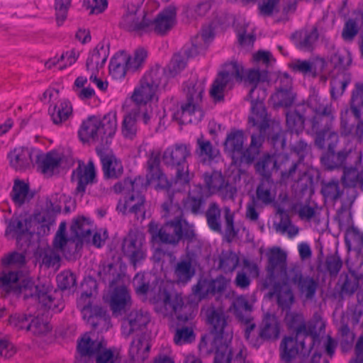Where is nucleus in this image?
Returning <instances> with one entry per match:
<instances>
[{"mask_svg": "<svg viewBox=\"0 0 363 363\" xmlns=\"http://www.w3.org/2000/svg\"><path fill=\"white\" fill-rule=\"evenodd\" d=\"M0 289L6 293H13L25 300L38 304L37 311L32 314L29 332L39 337H45L52 330L50 323V312L58 313L64 304L57 293L52 294L50 285L35 281L18 272L3 271L0 274Z\"/></svg>", "mask_w": 363, "mask_h": 363, "instance_id": "f257e3e1", "label": "nucleus"}, {"mask_svg": "<svg viewBox=\"0 0 363 363\" xmlns=\"http://www.w3.org/2000/svg\"><path fill=\"white\" fill-rule=\"evenodd\" d=\"M309 150L308 145L300 140L293 145L289 156L282 154L268 155L259 161L255 165L256 171L266 179L257 187L256 196L253 199L264 206L273 203L277 197V191L274 184L268 178L271 171L281 169L282 167L285 169L289 168L288 171L281 172V177L284 179L293 177Z\"/></svg>", "mask_w": 363, "mask_h": 363, "instance_id": "f03ea898", "label": "nucleus"}, {"mask_svg": "<svg viewBox=\"0 0 363 363\" xmlns=\"http://www.w3.org/2000/svg\"><path fill=\"white\" fill-rule=\"evenodd\" d=\"M352 62L350 53L347 50L337 51L326 62L322 57L312 60H295L290 67L304 77H315L318 74L331 76L330 94L334 99L340 97L352 81L351 73L347 69Z\"/></svg>", "mask_w": 363, "mask_h": 363, "instance_id": "7ed1b4c3", "label": "nucleus"}, {"mask_svg": "<svg viewBox=\"0 0 363 363\" xmlns=\"http://www.w3.org/2000/svg\"><path fill=\"white\" fill-rule=\"evenodd\" d=\"M147 274H137L133 279L136 294L143 299H150L155 311L164 316H175L180 321L186 322L194 316L191 305H184L180 294L172 289L173 283L161 281L152 289L146 283Z\"/></svg>", "mask_w": 363, "mask_h": 363, "instance_id": "20e7f679", "label": "nucleus"}, {"mask_svg": "<svg viewBox=\"0 0 363 363\" xmlns=\"http://www.w3.org/2000/svg\"><path fill=\"white\" fill-rule=\"evenodd\" d=\"M289 327L296 331V336L284 337L279 346V355L282 361L289 363L298 355H308L319 342L318 337L325 330V323L319 315L308 323L299 313H288L286 317Z\"/></svg>", "mask_w": 363, "mask_h": 363, "instance_id": "39448f33", "label": "nucleus"}, {"mask_svg": "<svg viewBox=\"0 0 363 363\" xmlns=\"http://www.w3.org/2000/svg\"><path fill=\"white\" fill-rule=\"evenodd\" d=\"M160 155L157 152H152L147 160L146 182L143 184V179L141 177L131 179H125L123 182L116 184L113 190L116 193L130 192L128 197L121 199L117 205V210L125 214L134 213L138 214L142 211V207L145 202L144 196L141 192L147 186H150L156 190L164 189L169 186V182L166 176L162 173L160 167Z\"/></svg>", "mask_w": 363, "mask_h": 363, "instance_id": "423d86ee", "label": "nucleus"}, {"mask_svg": "<svg viewBox=\"0 0 363 363\" xmlns=\"http://www.w3.org/2000/svg\"><path fill=\"white\" fill-rule=\"evenodd\" d=\"M308 108L314 112L313 118H307L300 115L297 111H290L286 113V125L291 133L298 134L302 132L305 122H308L313 130L316 133L315 144L320 148L328 146V150L333 152L335 144L338 140L337 133L332 131L329 126L326 129L320 128V123L331 121L333 118L331 104L318 94L311 95L308 101Z\"/></svg>", "mask_w": 363, "mask_h": 363, "instance_id": "0eeeda50", "label": "nucleus"}, {"mask_svg": "<svg viewBox=\"0 0 363 363\" xmlns=\"http://www.w3.org/2000/svg\"><path fill=\"white\" fill-rule=\"evenodd\" d=\"M180 198V194H176L174 197L169 198V203H164L162 205L164 211V216L167 218L173 217V220H169L160 229L155 223H150L149 225V231L152 235V246L155 252L152 259L159 262L162 259L163 253L161 250L156 247L160 242L162 243L176 245L182 238L183 230L186 225L185 220L182 218V210L177 203V200Z\"/></svg>", "mask_w": 363, "mask_h": 363, "instance_id": "6e6552de", "label": "nucleus"}, {"mask_svg": "<svg viewBox=\"0 0 363 363\" xmlns=\"http://www.w3.org/2000/svg\"><path fill=\"white\" fill-rule=\"evenodd\" d=\"M237 64L242 69V79L240 82L245 81L253 86L249 94L252 111L249 121L253 125H258L262 131L268 123V116L263 101L267 96L266 87L269 85V73L255 68L245 70L242 65L238 62Z\"/></svg>", "mask_w": 363, "mask_h": 363, "instance_id": "1a4fd4ad", "label": "nucleus"}, {"mask_svg": "<svg viewBox=\"0 0 363 363\" xmlns=\"http://www.w3.org/2000/svg\"><path fill=\"white\" fill-rule=\"evenodd\" d=\"M54 223L55 217L48 211H42L33 217L26 215L13 216L8 222L5 235L8 239H16L19 243L24 238L27 241L34 233L39 236L48 235Z\"/></svg>", "mask_w": 363, "mask_h": 363, "instance_id": "9d476101", "label": "nucleus"}, {"mask_svg": "<svg viewBox=\"0 0 363 363\" xmlns=\"http://www.w3.org/2000/svg\"><path fill=\"white\" fill-rule=\"evenodd\" d=\"M208 323L211 325L215 347L214 363H230L231 350L229 344L233 339V330L226 323L224 309L211 306L203 309Z\"/></svg>", "mask_w": 363, "mask_h": 363, "instance_id": "9b49d317", "label": "nucleus"}, {"mask_svg": "<svg viewBox=\"0 0 363 363\" xmlns=\"http://www.w3.org/2000/svg\"><path fill=\"white\" fill-rule=\"evenodd\" d=\"M116 129V113L109 112L102 118L93 116L84 120L80 125L78 135L83 143H108L114 136Z\"/></svg>", "mask_w": 363, "mask_h": 363, "instance_id": "f8f14e48", "label": "nucleus"}, {"mask_svg": "<svg viewBox=\"0 0 363 363\" xmlns=\"http://www.w3.org/2000/svg\"><path fill=\"white\" fill-rule=\"evenodd\" d=\"M249 123L252 126L257 127L260 133L259 135H252L249 148L245 150H243L245 137L243 133L240 130L231 132L228 135L225 142V150L232 157L235 163L238 162L250 163L255 159L259 154V149L263 142L266 130L269 126V120L268 119L267 126L262 131H261L258 125H253L250 122Z\"/></svg>", "mask_w": 363, "mask_h": 363, "instance_id": "ddd939ff", "label": "nucleus"}, {"mask_svg": "<svg viewBox=\"0 0 363 363\" xmlns=\"http://www.w3.org/2000/svg\"><path fill=\"white\" fill-rule=\"evenodd\" d=\"M213 38L212 27L208 26L203 28L199 34L192 38V45L189 51L185 49L183 53L175 54L165 70L159 69L163 72L162 82L166 84L167 77H174L178 74L186 67L187 58L193 57L206 49Z\"/></svg>", "mask_w": 363, "mask_h": 363, "instance_id": "4468645a", "label": "nucleus"}, {"mask_svg": "<svg viewBox=\"0 0 363 363\" xmlns=\"http://www.w3.org/2000/svg\"><path fill=\"white\" fill-rule=\"evenodd\" d=\"M100 275L104 281L111 282L108 294L104 296L105 301L109 304L114 315H121L132 305V298L130 291L126 286L118 283L121 274H116V267L109 264L104 267Z\"/></svg>", "mask_w": 363, "mask_h": 363, "instance_id": "2eb2a0df", "label": "nucleus"}, {"mask_svg": "<svg viewBox=\"0 0 363 363\" xmlns=\"http://www.w3.org/2000/svg\"><path fill=\"white\" fill-rule=\"evenodd\" d=\"M205 85L204 78L197 79L193 77L185 83L184 91L186 93L187 101L181 106V110L177 113L179 116L177 118L182 123L199 121L203 117L200 103L205 91Z\"/></svg>", "mask_w": 363, "mask_h": 363, "instance_id": "dca6fc26", "label": "nucleus"}, {"mask_svg": "<svg viewBox=\"0 0 363 363\" xmlns=\"http://www.w3.org/2000/svg\"><path fill=\"white\" fill-rule=\"evenodd\" d=\"M203 245L193 235L188 241L186 254L182 256L174 267V281L186 285L196 274Z\"/></svg>", "mask_w": 363, "mask_h": 363, "instance_id": "f3484780", "label": "nucleus"}, {"mask_svg": "<svg viewBox=\"0 0 363 363\" xmlns=\"http://www.w3.org/2000/svg\"><path fill=\"white\" fill-rule=\"evenodd\" d=\"M204 181L206 187L195 186L183 204L184 209L194 214L201 213L205 199L212 194H218L225 183L224 177L219 172L206 174Z\"/></svg>", "mask_w": 363, "mask_h": 363, "instance_id": "a211bd4d", "label": "nucleus"}, {"mask_svg": "<svg viewBox=\"0 0 363 363\" xmlns=\"http://www.w3.org/2000/svg\"><path fill=\"white\" fill-rule=\"evenodd\" d=\"M162 75L163 72L158 69L145 73L133 90L131 96L133 101L140 106L157 101L160 89L166 86L162 82Z\"/></svg>", "mask_w": 363, "mask_h": 363, "instance_id": "6ab92c4d", "label": "nucleus"}, {"mask_svg": "<svg viewBox=\"0 0 363 363\" xmlns=\"http://www.w3.org/2000/svg\"><path fill=\"white\" fill-rule=\"evenodd\" d=\"M189 155V147L182 144L169 147L164 152V162L167 165L177 166L175 185H188L192 177L186 163Z\"/></svg>", "mask_w": 363, "mask_h": 363, "instance_id": "aec40b11", "label": "nucleus"}, {"mask_svg": "<svg viewBox=\"0 0 363 363\" xmlns=\"http://www.w3.org/2000/svg\"><path fill=\"white\" fill-rule=\"evenodd\" d=\"M242 69L235 61L225 63L219 72L210 89V95L215 101H220L227 89H231L235 81L242 79Z\"/></svg>", "mask_w": 363, "mask_h": 363, "instance_id": "412c9836", "label": "nucleus"}, {"mask_svg": "<svg viewBox=\"0 0 363 363\" xmlns=\"http://www.w3.org/2000/svg\"><path fill=\"white\" fill-rule=\"evenodd\" d=\"M66 223L61 222L53 240V248L50 247L40 250L42 264L47 267H59L60 254L67 256L70 252L68 240L65 237Z\"/></svg>", "mask_w": 363, "mask_h": 363, "instance_id": "4be33fe9", "label": "nucleus"}, {"mask_svg": "<svg viewBox=\"0 0 363 363\" xmlns=\"http://www.w3.org/2000/svg\"><path fill=\"white\" fill-rule=\"evenodd\" d=\"M141 4L133 0L128 1L123 7V13L119 22L123 29L139 35L145 34L147 15L140 11Z\"/></svg>", "mask_w": 363, "mask_h": 363, "instance_id": "5701e85b", "label": "nucleus"}, {"mask_svg": "<svg viewBox=\"0 0 363 363\" xmlns=\"http://www.w3.org/2000/svg\"><path fill=\"white\" fill-rule=\"evenodd\" d=\"M176 21L177 8L174 5H169L160 11L153 20L147 16L145 34L153 32L164 35L174 26Z\"/></svg>", "mask_w": 363, "mask_h": 363, "instance_id": "b1692460", "label": "nucleus"}, {"mask_svg": "<svg viewBox=\"0 0 363 363\" xmlns=\"http://www.w3.org/2000/svg\"><path fill=\"white\" fill-rule=\"evenodd\" d=\"M145 240L144 234L138 231H130L123 240V252L135 267L146 257Z\"/></svg>", "mask_w": 363, "mask_h": 363, "instance_id": "393cba45", "label": "nucleus"}, {"mask_svg": "<svg viewBox=\"0 0 363 363\" xmlns=\"http://www.w3.org/2000/svg\"><path fill=\"white\" fill-rule=\"evenodd\" d=\"M104 347V342L95 334L86 333L77 340V363H94V356Z\"/></svg>", "mask_w": 363, "mask_h": 363, "instance_id": "a878e982", "label": "nucleus"}, {"mask_svg": "<svg viewBox=\"0 0 363 363\" xmlns=\"http://www.w3.org/2000/svg\"><path fill=\"white\" fill-rule=\"evenodd\" d=\"M277 91L271 96L274 106H289L294 99L291 91L292 80L286 73H279L275 81Z\"/></svg>", "mask_w": 363, "mask_h": 363, "instance_id": "bb28decb", "label": "nucleus"}, {"mask_svg": "<svg viewBox=\"0 0 363 363\" xmlns=\"http://www.w3.org/2000/svg\"><path fill=\"white\" fill-rule=\"evenodd\" d=\"M92 292H84L77 301V307L81 310L83 318L94 328L106 321V314L101 308L91 306Z\"/></svg>", "mask_w": 363, "mask_h": 363, "instance_id": "cd10ccee", "label": "nucleus"}, {"mask_svg": "<svg viewBox=\"0 0 363 363\" xmlns=\"http://www.w3.org/2000/svg\"><path fill=\"white\" fill-rule=\"evenodd\" d=\"M268 264L267 271L272 277L287 280L286 254L279 247H272L267 252Z\"/></svg>", "mask_w": 363, "mask_h": 363, "instance_id": "c85d7f7f", "label": "nucleus"}, {"mask_svg": "<svg viewBox=\"0 0 363 363\" xmlns=\"http://www.w3.org/2000/svg\"><path fill=\"white\" fill-rule=\"evenodd\" d=\"M91 229L92 224L89 218L82 216L74 219L70 229L72 236L67 238L68 247L72 248V245H74L75 251H77L82 247L83 242L89 237Z\"/></svg>", "mask_w": 363, "mask_h": 363, "instance_id": "c756f323", "label": "nucleus"}, {"mask_svg": "<svg viewBox=\"0 0 363 363\" xmlns=\"http://www.w3.org/2000/svg\"><path fill=\"white\" fill-rule=\"evenodd\" d=\"M230 279L220 276L214 280L201 279L193 288L194 296L200 301L208 294H222L228 285Z\"/></svg>", "mask_w": 363, "mask_h": 363, "instance_id": "7c9ffc66", "label": "nucleus"}, {"mask_svg": "<svg viewBox=\"0 0 363 363\" xmlns=\"http://www.w3.org/2000/svg\"><path fill=\"white\" fill-rule=\"evenodd\" d=\"M96 179V169L92 161L89 160L87 164L79 161L77 167L73 171L72 180L76 183V191L78 194L84 193L86 186L94 182Z\"/></svg>", "mask_w": 363, "mask_h": 363, "instance_id": "2f4dec72", "label": "nucleus"}, {"mask_svg": "<svg viewBox=\"0 0 363 363\" xmlns=\"http://www.w3.org/2000/svg\"><path fill=\"white\" fill-rule=\"evenodd\" d=\"M38 150L28 147H16L8 154L10 165L16 170L30 168L35 156H38Z\"/></svg>", "mask_w": 363, "mask_h": 363, "instance_id": "473e14b6", "label": "nucleus"}, {"mask_svg": "<svg viewBox=\"0 0 363 363\" xmlns=\"http://www.w3.org/2000/svg\"><path fill=\"white\" fill-rule=\"evenodd\" d=\"M150 320V314L142 311H133L123 320L121 326L123 335L128 337L137 331H143Z\"/></svg>", "mask_w": 363, "mask_h": 363, "instance_id": "72a5a7b5", "label": "nucleus"}, {"mask_svg": "<svg viewBox=\"0 0 363 363\" xmlns=\"http://www.w3.org/2000/svg\"><path fill=\"white\" fill-rule=\"evenodd\" d=\"M252 309V305L248 302L243 296H238L233 302L230 310L241 321L249 325L245 329V337L249 339L250 333L255 327V323H251L250 313Z\"/></svg>", "mask_w": 363, "mask_h": 363, "instance_id": "f704fd0d", "label": "nucleus"}, {"mask_svg": "<svg viewBox=\"0 0 363 363\" xmlns=\"http://www.w3.org/2000/svg\"><path fill=\"white\" fill-rule=\"evenodd\" d=\"M109 55V49L104 44H98L90 51L86 62L87 72L91 73H101Z\"/></svg>", "mask_w": 363, "mask_h": 363, "instance_id": "c9c22d12", "label": "nucleus"}, {"mask_svg": "<svg viewBox=\"0 0 363 363\" xmlns=\"http://www.w3.org/2000/svg\"><path fill=\"white\" fill-rule=\"evenodd\" d=\"M38 156H35L41 172L47 175L51 176L58 169L62 162V156L57 151H50L46 154H40L38 151Z\"/></svg>", "mask_w": 363, "mask_h": 363, "instance_id": "e433bc0d", "label": "nucleus"}, {"mask_svg": "<svg viewBox=\"0 0 363 363\" xmlns=\"http://www.w3.org/2000/svg\"><path fill=\"white\" fill-rule=\"evenodd\" d=\"M97 153L100 157L104 174L106 178H117L122 174L123 165L115 155L111 153H105L99 150H97Z\"/></svg>", "mask_w": 363, "mask_h": 363, "instance_id": "4c0bfd02", "label": "nucleus"}, {"mask_svg": "<svg viewBox=\"0 0 363 363\" xmlns=\"http://www.w3.org/2000/svg\"><path fill=\"white\" fill-rule=\"evenodd\" d=\"M280 333V323L274 315L266 314L259 327V336L264 340H275Z\"/></svg>", "mask_w": 363, "mask_h": 363, "instance_id": "58836bf2", "label": "nucleus"}, {"mask_svg": "<svg viewBox=\"0 0 363 363\" xmlns=\"http://www.w3.org/2000/svg\"><path fill=\"white\" fill-rule=\"evenodd\" d=\"M79 56V51L72 49L63 52L60 57L55 56L48 60L45 65L48 69L55 68L62 70L72 65L77 60Z\"/></svg>", "mask_w": 363, "mask_h": 363, "instance_id": "ea45409f", "label": "nucleus"}, {"mask_svg": "<svg viewBox=\"0 0 363 363\" xmlns=\"http://www.w3.org/2000/svg\"><path fill=\"white\" fill-rule=\"evenodd\" d=\"M49 113L55 124H60L72 116V106L68 100L62 99L49 108Z\"/></svg>", "mask_w": 363, "mask_h": 363, "instance_id": "a19ab883", "label": "nucleus"}, {"mask_svg": "<svg viewBox=\"0 0 363 363\" xmlns=\"http://www.w3.org/2000/svg\"><path fill=\"white\" fill-rule=\"evenodd\" d=\"M150 345L149 340L145 335H140L135 337L131 342L129 354L135 361H143L147 358Z\"/></svg>", "mask_w": 363, "mask_h": 363, "instance_id": "79ce46f5", "label": "nucleus"}, {"mask_svg": "<svg viewBox=\"0 0 363 363\" xmlns=\"http://www.w3.org/2000/svg\"><path fill=\"white\" fill-rule=\"evenodd\" d=\"M128 65V71L135 72L143 67L147 60L148 52L143 48H137L131 54L121 51Z\"/></svg>", "mask_w": 363, "mask_h": 363, "instance_id": "37998d69", "label": "nucleus"}, {"mask_svg": "<svg viewBox=\"0 0 363 363\" xmlns=\"http://www.w3.org/2000/svg\"><path fill=\"white\" fill-rule=\"evenodd\" d=\"M109 74L116 80L123 79L128 71L126 61L123 56V52L116 53L109 62Z\"/></svg>", "mask_w": 363, "mask_h": 363, "instance_id": "c03bdc74", "label": "nucleus"}, {"mask_svg": "<svg viewBox=\"0 0 363 363\" xmlns=\"http://www.w3.org/2000/svg\"><path fill=\"white\" fill-rule=\"evenodd\" d=\"M317 38L318 33L316 29H313L310 31H298L293 35L296 46L303 51L311 50Z\"/></svg>", "mask_w": 363, "mask_h": 363, "instance_id": "a18cd8bd", "label": "nucleus"}, {"mask_svg": "<svg viewBox=\"0 0 363 363\" xmlns=\"http://www.w3.org/2000/svg\"><path fill=\"white\" fill-rule=\"evenodd\" d=\"M345 243L349 251L360 252L363 248V233L354 225L345 229Z\"/></svg>", "mask_w": 363, "mask_h": 363, "instance_id": "49530a36", "label": "nucleus"}, {"mask_svg": "<svg viewBox=\"0 0 363 363\" xmlns=\"http://www.w3.org/2000/svg\"><path fill=\"white\" fill-rule=\"evenodd\" d=\"M196 154L203 162H210L216 158L219 155V151L214 147L208 140L199 138L197 140Z\"/></svg>", "mask_w": 363, "mask_h": 363, "instance_id": "de8ad7c7", "label": "nucleus"}, {"mask_svg": "<svg viewBox=\"0 0 363 363\" xmlns=\"http://www.w3.org/2000/svg\"><path fill=\"white\" fill-rule=\"evenodd\" d=\"M352 155L350 150H343L337 153L323 156L320 159L321 163L328 169L338 168L345 164L346 160Z\"/></svg>", "mask_w": 363, "mask_h": 363, "instance_id": "09e8293b", "label": "nucleus"}, {"mask_svg": "<svg viewBox=\"0 0 363 363\" xmlns=\"http://www.w3.org/2000/svg\"><path fill=\"white\" fill-rule=\"evenodd\" d=\"M363 178V167L356 164L355 167H345L342 182L347 186H356Z\"/></svg>", "mask_w": 363, "mask_h": 363, "instance_id": "8fccbe9b", "label": "nucleus"}, {"mask_svg": "<svg viewBox=\"0 0 363 363\" xmlns=\"http://www.w3.org/2000/svg\"><path fill=\"white\" fill-rule=\"evenodd\" d=\"M239 257L232 251L223 252L219 257V268L224 272H231L238 266Z\"/></svg>", "mask_w": 363, "mask_h": 363, "instance_id": "3c124183", "label": "nucleus"}, {"mask_svg": "<svg viewBox=\"0 0 363 363\" xmlns=\"http://www.w3.org/2000/svg\"><path fill=\"white\" fill-rule=\"evenodd\" d=\"M278 305L282 309L289 308L294 302V296L291 289L286 284L275 287Z\"/></svg>", "mask_w": 363, "mask_h": 363, "instance_id": "603ef678", "label": "nucleus"}, {"mask_svg": "<svg viewBox=\"0 0 363 363\" xmlns=\"http://www.w3.org/2000/svg\"><path fill=\"white\" fill-rule=\"evenodd\" d=\"M31 312L28 313H14L9 319V324L16 330H29Z\"/></svg>", "mask_w": 363, "mask_h": 363, "instance_id": "864d4df0", "label": "nucleus"}, {"mask_svg": "<svg viewBox=\"0 0 363 363\" xmlns=\"http://www.w3.org/2000/svg\"><path fill=\"white\" fill-rule=\"evenodd\" d=\"M321 193L326 201H335L342 194L337 181H330L322 184Z\"/></svg>", "mask_w": 363, "mask_h": 363, "instance_id": "5fc2aeb1", "label": "nucleus"}, {"mask_svg": "<svg viewBox=\"0 0 363 363\" xmlns=\"http://www.w3.org/2000/svg\"><path fill=\"white\" fill-rule=\"evenodd\" d=\"M281 4L283 7L286 6L287 0H264L259 6V13L264 16H272L279 12Z\"/></svg>", "mask_w": 363, "mask_h": 363, "instance_id": "6e6d98bb", "label": "nucleus"}, {"mask_svg": "<svg viewBox=\"0 0 363 363\" xmlns=\"http://www.w3.org/2000/svg\"><path fill=\"white\" fill-rule=\"evenodd\" d=\"M351 110L355 117L359 118L363 108V84H357L352 91L351 98Z\"/></svg>", "mask_w": 363, "mask_h": 363, "instance_id": "4d7b16f0", "label": "nucleus"}, {"mask_svg": "<svg viewBox=\"0 0 363 363\" xmlns=\"http://www.w3.org/2000/svg\"><path fill=\"white\" fill-rule=\"evenodd\" d=\"M298 288L301 295L306 299L313 298L317 288L318 282L311 277H302L298 281Z\"/></svg>", "mask_w": 363, "mask_h": 363, "instance_id": "13d9d810", "label": "nucleus"}, {"mask_svg": "<svg viewBox=\"0 0 363 363\" xmlns=\"http://www.w3.org/2000/svg\"><path fill=\"white\" fill-rule=\"evenodd\" d=\"M28 189L26 183L19 180L15 181L11 196L16 204L21 205L28 199Z\"/></svg>", "mask_w": 363, "mask_h": 363, "instance_id": "bf43d9fd", "label": "nucleus"}, {"mask_svg": "<svg viewBox=\"0 0 363 363\" xmlns=\"http://www.w3.org/2000/svg\"><path fill=\"white\" fill-rule=\"evenodd\" d=\"M220 210L216 203H211L206 212V218L208 226L214 231H220Z\"/></svg>", "mask_w": 363, "mask_h": 363, "instance_id": "052dcab7", "label": "nucleus"}, {"mask_svg": "<svg viewBox=\"0 0 363 363\" xmlns=\"http://www.w3.org/2000/svg\"><path fill=\"white\" fill-rule=\"evenodd\" d=\"M362 23L357 18H350L345 24L342 36L345 40H352L358 33Z\"/></svg>", "mask_w": 363, "mask_h": 363, "instance_id": "680f3d73", "label": "nucleus"}, {"mask_svg": "<svg viewBox=\"0 0 363 363\" xmlns=\"http://www.w3.org/2000/svg\"><path fill=\"white\" fill-rule=\"evenodd\" d=\"M138 130L136 118L132 114L125 116L122 124V133L126 138L132 139Z\"/></svg>", "mask_w": 363, "mask_h": 363, "instance_id": "e2e57ef3", "label": "nucleus"}, {"mask_svg": "<svg viewBox=\"0 0 363 363\" xmlns=\"http://www.w3.org/2000/svg\"><path fill=\"white\" fill-rule=\"evenodd\" d=\"M118 351L116 348L101 349L96 354V363H114L118 357Z\"/></svg>", "mask_w": 363, "mask_h": 363, "instance_id": "0e129e2a", "label": "nucleus"}, {"mask_svg": "<svg viewBox=\"0 0 363 363\" xmlns=\"http://www.w3.org/2000/svg\"><path fill=\"white\" fill-rule=\"evenodd\" d=\"M195 338L192 328L184 327L177 329L174 337L176 345H182L191 342Z\"/></svg>", "mask_w": 363, "mask_h": 363, "instance_id": "69168bd1", "label": "nucleus"}, {"mask_svg": "<svg viewBox=\"0 0 363 363\" xmlns=\"http://www.w3.org/2000/svg\"><path fill=\"white\" fill-rule=\"evenodd\" d=\"M57 282L61 289H68L75 286L76 278L70 271H64L57 275Z\"/></svg>", "mask_w": 363, "mask_h": 363, "instance_id": "338daca9", "label": "nucleus"}, {"mask_svg": "<svg viewBox=\"0 0 363 363\" xmlns=\"http://www.w3.org/2000/svg\"><path fill=\"white\" fill-rule=\"evenodd\" d=\"M341 126L344 134L352 135L357 141L363 143V120H359L352 130L347 128L344 121H342Z\"/></svg>", "mask_w": 363, "mask_h": 363, "instance_id": "774afa93", "label": "nucleus"}]
</instances>
